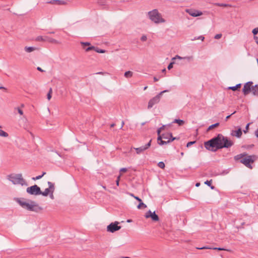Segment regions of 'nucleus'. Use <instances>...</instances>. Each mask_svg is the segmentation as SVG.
<instances>
[{
	"label": "nucleus",
	"mask_w": 258,
	"mask_h": 258,
	"mask_svg": "<svg viewBox=\"0 0 258 258\" xmlns=\"http://www.w3.org/2000/svg\"><path fill=\"white\" fill-rule=\"evenodd\" d=\"M234 143L227 137H224L223 135L219 134L217 136L212 138L204 143L206 149L215 152L218 149L224 148H228L233 146Z\"/></svg>",
	"instance_id": "obj_1"
},
{
	"label": "nucleus",
	"mask_w": 258,
	"mask_h": 258,
	"mask_svg": "<svg viewBox=\"0 0 258 258\" xmlns=\"http://www.w3.org/2000/svg\"><path fill=\"white\" fill-rule=\"evenodd\" d=\"M234 159L235 161H239L246 167L251 169V164L257 160V157L255 155H248L246 153H243L235 156Z\"/></svg>",
	"instance_id": "obj_2"
},
{
	"label": "nucleus",
	"mask_w": 258,
	"mask_h": 258,
	"mask_svg": "<svg viewBox=\"0 0 258 258\" xmlns=\"http://www.w3.org/2000/svg\"><path fill=\"white\" fill-rule=\"evenodd\" d=\"M18 203L24 209L30 211L39 212L42 208L38 206L34 201H29L28 202L25 199H18Z\"/></svg>",
	"instance_id": "obj_3"
},
{
	"label": "nucleus",
	"mask_w": 258,
	"mask_h": 258,
	"mask_svg": "<svg viewBox=\"0 0 258 258\" xmlns=\"http://www.w3.org/2000/svg\"><path fill=\"white\" fill-rule=\"evenodd\" d=\"M149 19L155 23H163L165 20L162 17V15L157 9H154L148 13Z\"/></svg>",
	"instance_id": "obj_4"
},
{
	"label": "nucleus",
	"mask_w": 258,
	"mask_h": 258,
	"mask_svg": "<svg viewBox=\"0 0 258 258\" xmlns=\"http://www.w3.org/2000/svg\"><path fill=\"white\" fill-rule=\"evenodd\" d=\"M9 180L14 184H19L23 185L25 184V181L23 178L21 174H17L15 175H10L9 176Z\"/></svg>",
	"instance_id": "obj_5"
},
{
	"label": "nucleus",
	"mask_w": 258,
	"mask_h": 258,
	"mask_svg": "<svg viewBox=\"0 0 258 258\" xmlns=\"http://www.w3.org/2000/svg\"><path fill=\"white\" fill-rule=\"evenodd\" d=\"M167 91V90L163 91L156 96L150 99L148 102V108H151L154 106V105L157 104L160 101L162 94Z\"/></svg>",
	"instance_id": "obj_6"
},
{
	"label": "nucleus",
	"mask_w": 258,
	"mask_h": 258,
	"mask_svg": "<svg viewBox=\"0 0 258 258\" xmlns=\"http://www.w3.org/2000/svg\"><path fill=\"white\" fill-rule=\"evenodd\" d=\"M26 191L28 194L32 195H40L41 194L40 188L37 185H34L30 187H28L26 189Z\"/></svg>",
	"instance_id": "obj_7"
},
{
	"label": "nucleus",
	"mask_w": 258,
	"mask_h": 258,
	"mask_svg": "<svg viewBox=\"0 0 258 258\" xmlns=\"http://www.w3.org/2000/svg\"><path fill=\"white\" fill-rule=\"evenodd\" d=\"M253 88V82L249 81L244 85L242 89V92L243 94L246 96L248 95L250 92L252 93V89Z\"/></svg>",
	"instance_id": "obj_8"
},
{
	"label": "nucleus",
	"mask_w": 258,
	"mask_h": 258,
	"mask_svg": "<svg viewBox=\"0 0 258 258\" xmlns=\"http://www.w3.org/2000/svg\"><path fill=\"white\" fill-rule=\"evenodd\" d=\"M119 223L118 222H115L114 223H110L107 227V231L113 233L117 230H119L121 228V226H118Z\"/></svg>",
	"instance_id": "obj_9"
},
{
	"label": "nucleus",
	"mask_w": 258,
	"mask_h": 258,
	"mask_svg": "<svg viewBox=\"0 0 258 258\" xmlns=\"http://www.w3.org/2000/svg\"><path fill=\"white\" fill-rule=\"evenodd\" d=\"M152 140L151 139L145 146H141L139 148H134L137 154H140L147 150L151 145Z\"/></svg>",
	"instance_id": "obj_10"
},
{
	"label": "nucleus",
	"mask_w": 258,
	"mask_h": 258,
	"mask_svg": "<svg viewBox=\"0 0 258 258\" xmlns=\"http://www.w3.org/2000/svg\"><path fill=\"white\" fill-rule=\"evenodd\" d=\"M145 217L146 218H151L153 221H158L159 220V218L155 212H152L150 210L146 213Z\"/></svg>",
	"instance_id": "obj_11"
},
{
	"label": "nucleus",
	"mask_w": 258,
	"mask_h": 258,
	"mask_svg": "<svg viewBox=\"0 0 258 258\" xmlns=\"http://www.w3.org/2000/svg\"><path fill=\"white\" fill-rule=\"evenodd\" d=\"M186 12L190 16L196 17L201 16L203 13L201 11L195 10V9H187Z\"/></svg>",
	"instance_id": "obj_12"
},
{
	"label": "nucleus",
	"mask_w": 258,
	"mask_h": 258,
	"mask_svg": "<svg viewBox=\"0 0 258 258\" xmlns=\"http://www.w3.org/2000/svg\"><path fill=\"white\" fill-rule=\"evenodd\" d=\"M35 40L37 41H48V42H50L56 43V41H55L54 39L50 38L48 37H47V36H38L35 39Z\"/></svg>",
	"instance_id": "obj_13"
},
{
	"label": "nucleus",
	"mask_w": 258,
	"mask_h": 258,
	"mask_svg": "<svg viewBox=\"0 0 258 258\" xmlns=\"http://www.w3.org/2000/svg\"><path fill=\"white\" fill-rule=\"evenodd\" d=\"M242 133L241 131V128L240 127H238V130L236 131H232L231 133V135L233 137H236L238 138H240L242 136Z\"/></svg>",
	"instance_id": "obj_14"
},
{
	"label": "nucleus",
	"mask_w": 258,
	"mask_h": 258,
	"mask_svg": "<svg viewBox=\"0 0 258 258\" xmlns=\"http://www.w3.org/2000/svg\"><path fill=\"white\" fill-rule=\"evenodd\" d=\"M198 249H215L218 250H225V251H230L231 250L225 249L224 248H221V247H210L208 246H203L202 247H197V248Z\"/></svg>",
	"instance_id": "obj_15"
},
{
	"label": "nucleus",
	"mask_w": 258,
	"mask_h": 258,
	"mask_svg": "<svg viewBox=\"0 0 258 258\" xmlns=\"http://www.w3.org/2000/svg\"><path fill=\"white\" fill-rule=\"evenodd\" d=\"M162 138L161 136H158L157 138V140L158 141V144L160 145H163L164 144H167L168 143H170V141L169 140H167V141H163L162 140Z\"/></svg>",
	"instance_id": "obj_16"
},
{
	"label": "nucleus",
	"mask_w": 258,
	"mask_h": 258,
	"mask_svg": "<svg viewBox=\"0 0 258 258\" xmlns=\"http://www.w3.org/2000/svg\"><path fill=\"white\" fill-rule=\"evenodd\" d=\"M49 3L52 4H53L54 3H57L59 5H64L67 4L66 2L64 1H60V0L51 1L50 2H49Z\"/></svg>",
	"instance_id": "obj_17"
},
{
	"label": "nucleus",
	"mask_w": 258,
	"mask_h": 258,
	"mask_svg": "<svg viewBox=\"0 0 258 258\" xmlns=\"http://www.w3.org/2000/svg\"><path fill=\"white\" fill-rule=\"evenodd\" d=\"M162 139L165 140H169V139H171L172 134L171 133H167V134H163L162 136H161Z\"/></svg>",
	"instance_id": "obj_18"
},
{
	"label": "nucleus",
	"mask_w": 258,
	"mask_h": 258,
	"mask_svg": "<svg viewBox=\"0 0 258 258\" xmlns=\"http://www.w3.org/2000/svg\"><path fill=\"white\" fill-rule=\"evenodd\" d=\"M37 48L36 47H32V46H25V48H24V50H25V51H26L27 52H31L32 51L36 50Z\"/></svg>",
	"instance_id": "obj_19"
},
{
	"label": "nucleus",
	"mask_w": 258,
	"mask_h": 258,
	"mask_svg": "<svg viewBox=\"0 0 258 258\" xmlns=\"http://www.w3.org/2000/svg\"><path fill=\"white\" fill-rule=\"evenodd\" d=\"M172 123H177L179 126H181L184 124V121L180 119H175Z\"/></svg>",
	"instance_id": "obj_20"
},
{
	"label": "nucleus",
	"mask_w": 258,
	"mask_h": 258,
	"mask_svg": "<svg viewBox=\"0 0 258 258\" xmlns=\"http://www.w3.org/2000/svg\"><path fill=\"white\" fill-rule=\"evenodd\" d=\"M252 94L254 96H258V84L253 86Z\"/></svg>",
	"instance_id": "obj_21"
},
{
	"label": "nucleus",
	"mask_w": 258,
	"mask_h": 258,
	"mask_svg": "<svg viewBox=\"0 0 258 258\" xmlns=\"http://www.w3.org/2000/svg\"><path fill=\"white\" fill-rule=\"evenodd\" d=\"M48 184L49 185L48 188L49 189L50 192H53L55 188L54 184L50 181H48Z\"/></svg>",
	"instance_id": "obj_22"
},
{
	"label": "nucleus",
	"mask_w": 258,
	"mask_h": 258,
	"mask_svg": "<svg viewBox=\"0 0 258 258\" xmlns=\"http://www.w3.org/2000/svg\"><path fill=\"white\" fill-rule=\"evenodd\" d=\"M133 73L130 71L125 72V73L124 74V76L126 78H130L133 76Z\"/></svg>",
	"instance_id": "obj_23"
},
{
	"label": "nucleus",
	"mask_w": 258,
	"mask_h": 258,
	"mask_svg": "<svg viewBox=\"0 0 258 258\" xmlns=\"http://www.w3.org/2000/svg\"><path fill=\"white\" fill-rule=\"evenodd\" d=\"M241 86V84H238L235 86L229 87L228 88V89L232 90V91H236L238 89L240 88Z\"/></svg>",
	"instance_id": "obj_24"
},
{
	"label": "nucleus",
	"mask_w": 258,
	"mask_h": 258,
	"mask_svg": "<svg viewBox=\"0 0 258 258\" xmlns=\"http://www.w3.org/2000/svg\"><path fill=\"white\" fill-rule=\"evenodd\" d=\"M49 193H50L49 189L48 188H47L45 189L44 191H42L41 190V194L40 195H42L43 196L46 197V196H47Z\"/></svg>",
	"instance_id": "obj_25"
},
{
	"label": "nucleus",
	"mask_w": 258,
	"mask_h": 258,
	"mask_svg": "<svg viewBox=\"0 0 258 258\" xmlns=\"http://www.w3.org/2000/svg\"><path fill=\"white\" fill-rule=\"evenodd\" d=\"M215 6H218V7H231L230 5L226 4H223V3H215L214 4Z\"/></svg>",
	"instance_id": "obj_26"
},
{
	"label": "nucleus",
	"mask_w": 258,
	"mask_h": 258,
	"mask_svg": "<svg viewBox=\"0 0 258 258\" xmlns=\"http://www.w3.org/2000/svg\"><path fill=\"white\" fill-rule=\"evenodd\" d=\"M97 3L100 6H105L107 5V2L106 0H98Z\"/></svg>",
	"instance_id": "obj_27"
},
{
	"label": "nucleus",
	"mask_w": 258,
	"mask_h": 258,
	"mask_svg": "<svg viewBox=\"0 0 258 258\" xmlns=\"http://www.w3.org/2000/svg\"><path fill=\"white\" fill-rule=\"evenodd\" d=\"M94 51L98 53H104L106 52V51L104 49H100L98 47H95Z\"/></svg>",
	"instance_id": "obj_28"
},
{
	"label": "nucleus",
	"mask_w": 258,
	"mask_h": 258,
	"mask_svg": "<svg viewBox=\"0 0 258 258\" xmlns=\"http://www.w3.org/2000/svg\"><path fill=\"white\" fill-rule=\"evenodd\" d=\"M146 207H147L146 205H145L144 203H143L142 202V201L141 202H140V204L137 206V208L139 209H145Z\"/></svg>",
	"instance_id": "obj_29"
},
{
	"label": "nucleus",
	"mask_w": 258,
	"mask_h": 258,
	"mask_svg": "<svg viewBox=\"0 0 258 258\" xmlns=\"http://www.w3.org/2000/svg\"><path fill=\"white\" fill-rule=\"evenodd\" d=\"M219 125V123L217 122L215 124H212L209 126V127L207 129V131H209L210 130H212L213 128L217 127Z\"/></svg>",
	"instance_id": "obj_30"
},
{
	"label": "nucleus",
	"mask_w": 258,
	"mask_h": 258,
	"mask_svg": "<svg viewBox=\"0 0 258 258\" xmlns=\"http://www.w3.org/2000/svg\"><path fill=\"white\" fill-rule=\"evenodd\" d=\"M0 136L4 137H8L9 135L7 133L5 132L3 130H0Z\"/></svg>",
	"instance_id": "obj_31"
},
{
	"label": "nucleus",
	"mask_w": 258,
	"mask_h": 258,
	"mask_svg": "<svg viewBox=\"0 0 258 258\" xmlns=\"http://www.w3.org/2000/svg\"><path fill=\"white\" fill-rule=\"evenodd\" d=\"M212 182V180L211 179L210 180H207V181H206L205 182V184H206L207 185L210 186L211 189H214V186L211 185Z\"/></svg>",
	"instance_id": "obj_32"
},
{
	"label": "nucleus",
	"mask_w": 258,
	"mask_h": 258,
	"mask_svg": "<svg viewBox=\"0 0 258 258\" xmlns=\"http://www.w3.org/2000/svg\"><path fill=\"white\" fill-rule=\"evenodd\" d=\"M81 45L83 46V48L85 49V46H89L91 45V43L88 42H80Z\"/></svg>",
	"instance_id": "obj_33"
},
{
	"label": "nucleus",
	"mask_w": 258,
	"mask_h": 258,
	"mask_svg": "<svg viewBox=\"0 0 258 258\" xmlns=\"http://www.w3.org/2000/svg\"><path fill=\"white\" fill-rule=\"evenodd\" d=\"M52 88H50L49 89V92L48 93H47V98L48 99V100H50L51 98V94H52Z\"/></svg>",
	"instance_id": "obj_34"
},
{
	"label": "nucleus",
	"mask_w": 258,
	"mask_h": 258,
	"mask_svg": "<svg viewBox=\"0 0 258 258\" xmlns=\"http://www.w3.org/2000/svg\"><path fill=\"white\" fill-rule=\"evenodd\" d=\"M94 49H95V46H89L87 48H85L84 49L85 50V51L86 52H88L90 50H94Z\"/></svg>",
	"instance_id": "obj_35"
},
{
	"label": "nucleus",
	"mask_w": 258,
	"mask_h": 258,
	"mask_svg": "<svg viewBox=\"0 0 258 258\" xmlns=\"http://www.w3.org/2000/svg\"><path fill=\"white\" fill-rule=\"evenodd\" d=\"M158 166L162 169H164L165 168V164L162 161L159 162L158 163Z\"/></svg>",
	"instance_id": "obj_36"
},
{
	"label": "nucleus",
	"mask_w": 258,
	"mask_h": 258,
	"mask_svg": "<svg viewBox=\"0 0 258 258\" xmlns=\"http://www.w3.org/2000/svg\"><path fill=\"white\" fill-rule=\"evenodd\" d=\"M45 173H46L45 172H43V173H42V175H38V176H36V177H33V178H32V179H33V180H37V179H39L41 178L43 176V175H44V174H45Z\"/></svg>",
	"instance_id": "obj_37"
},
{
	"label": "nucleus",
	"mask_w": 258,
	"mask_h": 258,
	"mask_svg": "<svg viewBox=\"0 0 258 258\" xmlns=\"http://www.w3.org/2000/svg\"><path fill=\"white\" fill-rule=\"evenodd\" d=\"M196 141H191V142H188L186 144V147H187V148L189 147L190 146H191L193 144H194L195 143H196Z\"/></svg>",
	"instance_id": "obj_38"
},
{
	"label": "nucleus",
	"mask_w": 258,
	"mask_h": 258,
	"mask_svg": "<svg viewBox=\"0 0 258 258\" xmlns=\"http://www.w3.org/2000/svg\"><path fill=\"white\" fill-rule=\"evenodd\" d=\"M15 109L17 110L18 113L20 115H23V110L21 109H20L19 107L16 108Z\"/></svg>",
	"instance_id": "obj_39"
},
{
	"label": "nucleus",
	"mask_w": 258,
	"mask_h": 258,
	"mask_svg": "<svg viewBox=\"0 0 258 258\" xmlns=\"http://www.w3.org/2000/svg\"><path fill=\"white\" fill-rule=\"evenodd\" d=\"M250 123H248L247 124V125H246L245 126V128L244 130H243V132L244 133L246 134L248 132V128H249V125Z\"/></svg>",
	"instance_id": "obj_40"
},
{
	"label": "nucleus",
	"mask_w": 258,
	"mask_h": 258,
	"mask_svg": "<svg viewBox=\"0 0 258 258\" xmlns=\"http://www.w3.org/2000/svg\"><path fill=\"white\" fill-rule=\"evenodd\" d=\"M222 37V34L221 33H218L217 35H216L214 37L215 39H219Z\"/></svg>",
	"instance_id": "obj_41"
},
{
	"label": "nucleus",
	"mask_w": 258,
	"mask_h": 258,
	"mask_svg": "<svg viewBox=\"0 0 258 258\" xmlns=\"http://www.w3.org/2000/svg\"><path fill=\"white\" fill-rule=\"evenodd\" d=\"M198 39H201L202 41H203L204 39V37L203 36H200L198 38H196V37H195L194 39H191V40H195Z\"/></svg>",
	"instance_id": "obj_42"
},
{
	"label": "nucleus",
	"mask_w": 258,
	"mask_h": 258,
	"mask_svg": "<svg viewBox=\"0 0 258 258\" xmlns=\"http://www.w3.org/2000/svg\"><path fill=\"white\" fill-rule=\"evenodd\" d=\"M147 39V36L146 35H143L142 37L141 38V40L142 41H145Z\"/></svg>",
	"instance_id": "obj_43"
},
{
	"label": "nucleus",
	"mask_w": 258,
	"mask_h": 258,
	"mask_svg": "<svg viewBox=\"0 0 258 258\" xmlns=\"http://www.w3.org/2000/svg\"><path fill=\"white\" fill-rule=\"evenodd\" d=\"M173 63H174V62H170V63L169 64V65H168V67H167V68H168V70H170L171 69H172V68H173Z\"/></svg>",
	"instance_id": "obj_44"
},
{
	"label": "nucleus",
	"mask_w": 258,
	"mask_h": 258,
	"mask_svg": "<svg viewBox=\"0 0 258 258\" xmlns=\"http://www.w3.org/2000/svg\"><path fill=\"white\" fill-rule=\"evenodd\" d=\"M257 33H253L254 34V39L255 40V42L258 44V38L257 36H255L256 34Z\"/></svg>",
	"instance_id": "obj_45"
},
{
	"label": "nucleus",
	"mask_w": 258,
	"mask_h": 258,
	"mask_svg": "<svg viewBox=\"0 0 258 258\" xmlns=\"http://www.w3.org/2000/svg\"><path fill=\"white\" fill-rule=\"evenodd\" d=\"M236 113V111H234L232 114H230V115H228V116L226 117V118H225V121H227V120H228L229 118H230V117H231L233 114H234V113Z\"/></svg>",
	"instance_id": "obj_46"
},
{
	"label": "nucleus",
	"mask_w": 258,
	"mask_h": 258,
	"mask_svg": "<svg viewBox=\"0 0 258 258\" xmlns=\"http://www.w3.org/2000/svg\"><path fill=\"white\" fill-rule=\"evenodd\" d=\"M179 138H177V137H173L172 136L171 137V139H169V140L170 141V142H172L174 140H178Z\"/></svg>",
	"instance_id": "obj_47"
},
{
	"label": "nucleus",
	"mask_w": 258,
	"mask_h": 258,
	"mask_svg": "<svg viewBox=\"0 0 258 258\" xmlns=\"http://www.w3.org/2000/svg\"><path fill=\"white\" fill-rule=\"evenodd\" d=\"M120 172H125L127 171V169L126 168H122L120 169Z\"/></svg>",
	"instance_id": "obj_48"
},
{
	"label": "nucleus",
	"mask_w": 258,
	"mask_h": 258,
	"mask_svg": "<svg viewBox=\"0 0 258 258\" xmlns=\"http://www.w3.org/2000/svg\"><path fill=\"white\" fill-rule=\"evenodd\" d=\"M134 198L137 200L138 201H139V202H141L142 201V200L139 198L138 197H134Z\"/></svg>",
	"instance_id": "obj_49"
},
{
	"label": "nucleus",
	"mask_w": 258,
	"mask_h": 258,
	"mask_svg": "<svg viewBox=\"0 0 258 258\" xmlns=\"http://www.w3.org/2000/svg\"><path fill=\"white\" fill-rule=\"evenodd\" d=\"M251 32H258V27L254 28Z\"/></svg>",
	"instance_id": "obj_50"
},
{
	"label": "nucleus",
	"mask_w": 258,
	"mask_h": 258,
	"mask_svg": "<svg viewBox=\"0 0 258 258\" xmlns=\"http://www.w3.org/2000/svg\"><path fill=\"white\" fill-rule=\"evenodd\" d=\"M166 127V125H163L161 127H160V129L161 130H163Z\"/></svg>",
	"instance_id": "obj_51"
},
{
	"label": "nucleus",
	"mask_w": 258,
	"mask_h": 258,
	"mask_svg": "<svg viewBox=\"0 0 258 258\" xmlns=\"http://www.w3.org/2000/svg\"><path fill=\"white\" fill-rule=\"evenodd\" d=\"M37 70L40 72H43L44 71L40 68V67H37Z\"/></svg>",
	"instance_id": "obj_52"
},
{
	"label": "nucleus",
	"mask_w": 258,
	"mask_h": 258,
	"mask_svg": "<svg viewBox=\"0 0 258 258\" xmlns=\"http://www.w3.org/2000/svg\"><path fill=\"white\" fill-rule=\"evenodd\" d=\"M161 131H162V130H160V128H159L158 129V130H157V134H158V136H160V133H161Z\"/></svg>",
	"instance_id": "obj_53"
},
{
	"label": "nucleus",
	"mask_w": 258,
	"mask_h": 258,
	"mask_svg": "<svg viewBox=\"0 0 258 258\" xmlns=\"http://www.w3.org/2000/svg\"><path fill=\"white\" fill-rule=\"evenodd\" d=\"M254 134L258 138V128L255 131Z\"/></svg>",
	"instance_id": "obj_54"
},
{
	"label": "nucleus",
	"mask_w": 258,
	"mask_h": 258,
	"mask_svg": "<svg viewBox=\"0 0 258 258\" xmlns=\"http://www.w3.org/2000/svg\"><path fill=\"white\" fill-rule=\"evenodd\" d=\"M53 192H50V198L51 199H53Z\"/></svg>",
	"instance_id": "obj_55"
},
{
	"label": "nucleus",
	"mask_w": 258,
	"mask_h": 258,
	"mask_svg": "<svg viewBox=\"0 0 258 258\" xmlns=\"http://www.w3.org/2000/svg\"><path fill=\"white\" fill-rule=\"evenodd\" d=\"M176 58H179V59H181V58H182L180 56H178V55H176V56H175V57L173 58V59H175Z\"/></svg>",
	"instance_id": "obj_56"
},
{
	"label": "nucleus",
	"mask_w": 258,
	"mask_h": 258,
	"mask_svg": "<svg viewBox=\"0 0 258 258\" xmlns=\"http://www.w3.org/2000/svg\"><path fill=\"white\" fill-rule=\"evenodd\" d=\"M121 176V174H120L117 177V179L116 180H118V181L120 180V176Z\"/></svg>",
	"instance_id": "obj_57"
},
{
	"label": "nucleus",
	"mask_w": 258,
	"mask_h": 258,
	"mask_svg": "<svg viewBox=\"0 0 258 258\" xmlns=\"http://www.w3.org/2000/svg\"><path fill=\"white\" fill-rule=\"evenodd\" d=\"M154 81L155 82L158 81V79H157L156 77H154Z\"/></svg>",
	"instance_id": "obj_58"
},
{
	"label": "nucleus",
	"mask_w": 258,
	"mask_h": 258,
	"mask_svg": "<svg viewBox=\"0 0 258 258\" xmlns=\"http://www.w3.org/2000/svg\"><path fill=\"white\" fill-rule=\"evenodd\" d=\"M119 181H118V180H116V184L117 186L119 185Z\"/></svg>",
	"instance_id": "obj_59"
},
{
	"label": "nucleus",
	"mask_w": 258,
	"mask_h": 258,
	"mask_svg": "<svg viewBox=\"0 0 258 258\" xmlns=\"http://www.w3.org/2000/svg\"><path fill=\"white\" fill-rule=\"evenodd\" d=\"M200 185V182H197L196 184V186L197 187H198Z\"/></svg>",
	"instance_id": "obj_60"
},
{
	"label": "nucleus",
	"mask_w": 258,
	"mask_h": 258,
	"mask_svg": "<svg viewBox=\"0 0 258 258\" xmlns=\"http://www.w3.org/2000/svg\"><path fill=\"white\" fill-rule=\"evenodd\" d=\"M124 124V121H122V123H121V128H122V127H123V126Z\"/></svg>",
	"instance_id": "obj_61"
},
{
	"label": "nucleus",
	"mask_w": 258,
	"mask_h": 258,
	"mask_svg": "<svg viewBox=\"0 0 258 258\" xmlns=\"http://www.w3.org/2000/svg\"><path fill=\"white\" fill-rule=\"evenodd\" d=\"M191 58H192V57H184L183 58H187L188 59H190Z\"/></svg>",
	"instance_id": "obj_62"
},
{
	"label": "nucleus",
	"mask_w": 258,
	"mask_h": 258,
	"mask_svg": "<svg viewBox=\"0 0 258 258\" xmlns=\"http://www.w3.org/2000/svg\"><path fill=\"white\" fill-rule=\"evenodd\" d=\"M114 125H115V124H114V123H112V124H111L110 125V127H113V126H114Z\"/></svg>",
	"instance_id": "obj_63"
},
{
	"label": "nucleus",
	"mask_w": 258,
	"mask_h": 258,
	"mask_svg": "<svg viewBox=\"0 0 258 258\" xmlns=\"http://www.w3.org/2000/svg\"><path fill=\"white\" fill-rule=\"evenodd\" d=\"M120 258H131V257H128V256H122V257H121Z\"/></svg>",
	"instance_id": "obj_64"
}]
</instances>
